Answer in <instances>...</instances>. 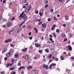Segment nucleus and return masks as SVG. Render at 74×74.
<instances>
[{
  "instance_id": "obj_1",
  "label": "nucleus",
  "mask_w": 74,
  "mask_h": 74,
  "mask_svg": "<svg viewBox=\"0 0 74 74\" xmlns=\"http://www.w3.org/2000/svg\"><path fill=\"white\" fill-rule=\"evenodd\" d=\"M25 12L24 11L22 12L21 13V14L20 15V16H19V19H23V20H25L23 22V23H24V22H25L26 21V19L27 18V16H26V14H25Z\"/></svg>"
},
{
  "instance_id": "obj_2",
  "label": "nucleus",
  "mask_w": 74,
  "mask_h": 74,
  "mask_svg": "<svg viewBox=\"0 0 74 74\" xmlns=\"http://www.w3.org/2000/svg\"><path fill=\"white\" fill-rule=\"evenodd\" d=\"M30 8H31V6L30 5H28L27 6L25 9V12H28V11H29L30 10Z\"/></svg>"
},
{
  "instance_id": "obj_3",
  "label": "nucleus",
  "mask_w": 74,
  "mask_h": 74,
  "mask_svg": "<svg viewBox=\"0 0 74 74\" xmlns=\"http://www.w3.org/2000/svg\"><path fill=\"white\" fill-rule=\"evenodd\" d=\"M12 26V22H9L7 24V26L8 27H11Z\"/></svg>"
},
{
  "instance_id": "obj_4",
  "label": "nucleus",
  "mask_w": 74,
  "mask_h": 74,
  "mask_svg": "<svg viewBox=\"0 0 74 74\" xmlns=\"http://www.w3.org/2000/svg\"><path fill=\"white\" fill-rule=\"evenodd\" d=\"M11 54L10 52H9L6 54V55L7 57H10L11 56Z\"/></svg>"
},
{
  "instance_id": "obj_5",
  "label": "nucleus",
  "mask_w": 74,
  "mask_h": 74,
  "mask_svg": "<svg viewBox=\"0 0 74 74\" xmlns=\"http://www.w3.org/2000/svg\"><path fill=\"white\" fill-rule=\"evenodd\" d=\"M43 67L46 68V69L48 70V68H49V66H48L45 64L44 65Z\"/></svg>"
},
{
  "instance_id": "obj_6",
  "label": "nucleus",
  "mask_w": 74,
  "mask_h": 74,
  "mask_svg": "<svg viewBox=\"0 0 74 74\" xmlns=\"http://www.w3.org/2000/svg\"><path fill=\"white\" fill-rule=\"evenodd\" d=\"M11 66H12V64H8L6 65V67H11Z\"/></svg>"
},
{
  "instance_id": "obj_7",
  "label": "nucleus",
  "mask_w": 74,
  "mask_h": 74,
  "mask_svg": "<svg viewBox=\"0 0 74 74\" xmlns=\"http://www.w3.org/2000/svg\"><path fill=\"white\" fill-rule=\"evenodd\" d=\"M42 25L43 26V27H44L45 29L46 27H47V24L46 23H44L42 24Z\"/></svg>"
},
{
  "instance_id": "obj_8",
  "label": "nucleus",
  "mask_w": 74,
  "mask_h": 74,
  "mask_svg": "<svg viewBox=\"0 0 74 74\" xmlns=\"http://www.w3.org/2000/svg\"><path fill=\"white\" fill-rule=\"evenodd\" d=\"M68 50H69V51H72V47H71V46H70V45H69L68 46Z\"/></svg>"
},
{
  "instance_id": "obj_9",
  "label": "nucleus",
  "mask_w": 74,
  "mask_h": 74,
  "mask_svg": "<svg viewBox=\"0 0 74 74\" xmlns=\"http://www.w3.org/2000/svg\"><path fill=\"white\" fill-rule=\"evenodd\" d=\"M22 30V28H20L18 29L17 31V33H20V32Z\"/></svg>"
},
{
  "instance_id": "obj_10",
  "label": "nucleus",
  "mask_w": 74,
  "mask_h": 74,
  "mask_svg": "<svg viewBox=\"0 0 74 74\" xmlns=\"http://www.w3.org/2000/svg\"><path fill=\"white\" fill-rule=\"evenodd\" d=\"M34 29L36 33H38V30H37V29L36 27H34Z\"/></svg>"
},
{
  "instance_id": "obj_11",
  "label": "nucleus",
  "mask_w": 74,
  "mask_h": 74,
  "mask_svg": "<svg viewBox=\"0 0 74 74\" xmlns=\"http://www.w3.org/2000/svg\"><path fill=\"white\" fill-rule=\"evenodd\" d=\"M14 31V29H12L11 30L9 31L8 32L9 34H11V32H13Z\"/></svg>"
},
{
  "instance_id": "obj_12",
  "label": "nucleus",
  "mask_w": 74,
  "mask_h": 74,
  "mask_svg": "<svg viewBox=\"0 0 74 74\" xmlns=\"http://www.w3.org/2000/svg\"><path fill=\"white\" fill-rule=\"evenodd\" d=\"M35 46L36 47H41V45H38L37 43H35Z\"/></svg>"
},
{
  "instance_id": "obj_13",
  "label": "nucleus",
  "mask_w": 74,
  "mask_h": 74,
  "mask_svg": "<svg viewBox=\"0 0 74 74\" xmlns=\"http://www.w3.org/2000/svg\"><path fill=\"white\" fill-rule=\"evenodd\" d=\"M11 60L12 63L11 64H12V65H13V64L15 62V60L14 58H12L11 59Z\"/></svg>"
},
{
  "instance_id": "obj_14",
  "label": "nucleus",
  "mask_w": 74,
  "mask_h": 74,
  "mask_svg": "<svg viewBox=\"0 0 74 74\" xmlns=\"http://www.w3.org/2000/svg\"><path fill=\"white\" fill-rule=\"evenodd\" d=\"M45 51L46 53H48L49 52V50L47 49H45Z\"/></svg>"
},
{
  "instance_id": "obj_15",
  "label": "nucleus",
  "mask_w": 74,
  "mask_h": 74,
  "mask_svg": "<svg viewBox=\"0 0 74 74\" xmlns=\"http://www.w3.org/2000/svg\"><path fill=\"white\" fill-rule=\"evenodd\" d=\"M18 57V54H16L14 55V58H17Z\"/></svg>"
},
{
  "instance_id": "obj_16",
  "label": "nucleus",
  "mask_w": 74,
  "mask_h": 74,
  "mask_svg": "<svg viewBox=\"0 0 74 74\" xmlns=\"http://www.w3.org/2000/svg\"><path fill=\"white\" fill-rule=\"evenodd\" d=\"M51 65L52 66H55L56 65V64L55 63H53L51 64Z\"/></svg>"
},
{
  "instance_id": "obj_17",
  "label": "nucleus",
  "mask_w": 74,
  "mask_h": 74,
  "mask_svg": "<svg viewBox=\"0 0 74 74\" xmlns=\"http://www.w3.org/2000/svg\"><path fill=\"white\" fill-rule=\"evenodd\" d=\"M32 68H33V67L32 66H28L27 67V69L28 70H29V69H32Z\"/></svg>"
},
{
  "instance_id": "obj_18",
  "label": "nucleus",
  "mask_w": 74,
  "mask_h": 74,
  "mask_svg": "<svg viewBox=\"0 0 74 74\" xmlns=\"http://www.w3.org/2000/svg\"><path fill=\"white\" fill-rule=\"evenodd\" d=\"M33 21L34 22H36L38 21V19L37 18L36 19L33 20Z\"/></svg>"
},
{
  "instance_id": "obj_19",
  "label": "nucleus",
  "mask_w": 74,
  "mask_h": 74,
  "mask_svg": "<svg viewBox=\"0 0 74 74\" xmlns=\"http://www.w3.org/2000/svg\"><path fill=\"white\" fill-rule=\"evenodd\" d=\"M27 48H26L24 49H23L22 50L23 51H27Z\"/></svg>"
},
{
  "instance_id": "obj_20",
  "label": "nucleus",
  "mask_w": 74,
  "mask_h": 74,
  "mask_svg": "<svg viewBox=\"0 0 74 74\" xmlns=\"http://www.w3.org/2000/svg\"><path fill=\"white\" fill-rule=\"evenodd\" d=\"M59 1L61 3H63L64 2V0H59Z\"/></svg>"
},
{
  "instance_id": "obj_21",
  "label": "nucleus",
  "mask_w": 74,
  "mask_h": 74,
  "mask_svg": "<svg viewBox=\"0 0 74 74\" xmlns=\"http://www.w3.org/2000/svg\"><path fill=\"white\" fill-rule=\"evenodd\" d=\"M53 35L54 37H56V34H55V33H53L52 34Z\"/></svg>"
},
{
  "instance_id": "obj_22",
  "label": "nucleus",
  "mask_w": 74,
  "mask_h": 74,
  "mask_svg": "<svg viewBox=\"0 0 74 74\" xmlns=\"http://www.w3.org/2000/svg\"><path fill=\"white\" fill-rule=\"evenodd\" d=\"M45 4H47L48 3V1L46 0L45 1Z\"/></svg>"
},
{
  "instance_id": "obj_23",
  "label": "nucleus",
  "mask_w": 74,
  "mask_h": 74,
  "mask_svg": "<svg viewBox=\"0 0 74 74\" xmlns=\"http://www.w3.org/2000/svg\"><path fill=\"white\" fill-rule=\"evenodd\" d=\"M60 58L62 60H64V58H63V57L62 56H61Z\"/></svg>"
},
{
  "instance_id": "obj_24",
  "label": "nucleus",
  "mask_w": 74,
  "mask_h": 74,
  "mask_svg": "<svg viewBox=\"0 0 74 74\" xmlns=\"http://www.w3.org/2000/svg\"><path fill=\"white\" fill-rule=\"evenodd\" d=\"M8 42H11L12 41V39H8Z\"/></svg>"
},
{
  "instance_id": "obj_25",
  "label": "nucleus",
  "mask_w": 74,
  "mask_h": 74,
  "mask_svg": "<svg viewBox=\"0 0 74 74\" xmlns=\"http://www.w3.org/2000/svg\"><path fill=\"white\" fill-rule=\"evenodd\" d=\"M62 36L63 37H66V35L64 34H62Z\"/></svg>"
},
{
  "instance_id": "obj_26",
  "label": "nucleus",
  "mask_w": 74,
  "mask_h": 74,
  "mask_svg": "<svg viewBox=\"0 0 74 74\" xmlns=\"http://www.w3.org/2000/svg\"><path fill=\"white\" fill-rule=\"evenodd\" d=\"M54 60L56 61H58V60H59V59H58V58H56Z\"/></svg>"
},
{
  "instance_id": "obj_27",
  "label": "nucleus",
  "mask_w": 74,
  "mask_h": 74,
  "mask_svg": "<svg viewBox=\"0 0 74 74\" xmlns=\"http://www.w3.org/2000/svg\"><path fill=\"white\" fill-rule=\"evenodd\" d=\"M1 74H5V72L4 71H2L1 72Z\"/></svg>"
},
{
  "instance_id": "obj_28",
  "label": "nucleus",
  "mask_w": 74,
  "mask_h": 74,
  "mask_svg": "<svg viewBox=\"0 0 74 74\" xmlns=\"http://www.w3.org/2000/svg\"><path fill=\"white\" fill-rule=\"evenodd\" d=\"M54 29H55V28L53 27L51 28V30H52V31H53V30H54Z\"/></svg>"
},
{
  "instance_id": "obj_29",
  "label": "nucleus",
  "mask_w": 74,
  "mask_h": 74,
  "mask_svg": "<svg viewBox=\"0 0 74 74\" xmlns=\"http://www.w3.org/2000/svg\"><path fill=\"white\" fill-rule=\"evenodd\" d=\"M28 59V56H26L25 57V59Z\"/></svg>"
},
{
  "instance_id": "obj_30",
  "label": "nucleus",
  "mask_w": 74,
  "mask_h": 74,
  "mask_svg": "<svg viewBox=\"0 0 74 74\" xmlns=\"http://www.w3.org/2000/svg\"><path fill=\"white\" fill-rule=\"evenodd\" d=\"M48 7V5H45V8H47Z\"/></svg>"
},
{
  "instance_id": "obj_31",
  "label": "nucleus",
  "mask_w": 74,
  "mask_h": 74,
  "mask_svg": "<svg viewBox=\"0 0 74 74\" xmlns=\"http://www.w3.org/2000/svg\"><path fill=\"white\" fill-rule=\"evenodd\" d=\"M8 40H6L5 41V43H8Z\"/></svg>"
},
{
  "instance_id": "obj_32",
  "label": "nucleus",
  "mask_w": 74,
  "mask_h": 74,
  "mask_svg": "<svg viewBox=\"0 0 74 74\" xmlns=\"http://www.w3.org/2000/svg\"><path fill=\"white\" fill-rule=\"evenodd\" d=\"M3 22H6V21H7V19L5 18H3Z\"/></svg>"
},
{
  "instance_id": "obj_33",
  "label": "nucleus",
  "mask_w": 74,
  "mask_h": 74,
  "mask_svg": "<svg viewBox=\"0 0 74 74\" xmlns=\"http://www.w3.org/2000/svg\"><path fill=\"white\" fill-rule=\"evenodd\" d=\"M3 50L5 51L6 52L7 51V48H5Z\"/></svg>"
},
{
  "instance_id": "obj_34",
  "label": "nucleus",
  "mask_w": 74,
  "mask_h": 74,
  "mask_svg": "<svg viewBox=\"0 0 74 74\" xmlns=\"http://www.w3.org/2000/svg\"><path fill=\"white\" fill-rule=\"evenodd\" d=\"M71 59H72V60H73V59H74V56H73L71 57Z\"/></svg>"
},
{
  "instance_id": "obj_35",
  "label": "nucleus",
  "mask_w": 74,
  "mask_h": 74,
  "mask_svg": "<svg viewBox=\"0 0 74 74\" xmlns=\"http://www.w3.org/2000/svg\"><path fill=\"white\" fill-rule=\"evenodd\" d=\"M14 19H15V17H13L11 18V21H13L14 20Z\"/></svg>"
},
{
  "instance_id": "obj_36",
  "label": "nucleus",
  "mask_w": 74,
  "mask_h": 74,
  "mask_svg": "<svg viewBox=\"0 0 74 74\" xmlns=\"http://www.w3.org/2000/svg\"><path fill=\"white\" fill-rule=\"evenodd\" d=\"M56 32L57 33H59V30L58 29H56Z\"/></svg>"
},
{
  "instance_id": "obj_37",
  "label": "nucleus",
  "mask_w": 74,
  "mask_h": 74,
  "mask_svg": "<svg viewBox=\"0 0 74 74\" xmlns=\"http://www.w3.org/2000/svg\"><path fill=\"white\" fill-rule=\"evenodd\" d=\"M67 41V38H65L64 39V41Z\"/></svg>"
},
{
  "instance_id": "obj_38",
  "label": "nucleus",
  "mask_w": 74,
  "mask_h": 74,
  "mask_svg": "<svg viewBox=\"0 0 74 74\" xmlns=\"http://www.w3.org/2000/svg\"><path fill=\"white\" fill-rule=\"evenodd\" d=\"M63 27H66V24H64L63 25Z\"/></svg>"
},
{
  "instance_id": "obj_39",
  "label": "nucleus",
  "mask_w": 74,
  "mask_h": 74,
  "mask_svg": "<svg viewBox=\"0 0 74 74\" xmlns=\"http://www.w3.org/2000/svg\"><path fill=\"white\" fill-rule=\"evenodd\" d=\"M42 24V21H40L38 23V25H41Z\"/></svg>"
},
{
  "instance_id": "obj_40",
  "label": "nucleus",
  "mask_w": 74,
  "mask_h": 74,
  "mask_svg": "<svg viewBox=\"0 0 74 74\" xmlns=\"http://www.w3.org/2000/svg\"><path fill=\"white\" fill-rule=\"evenodd\" d=\"M42 51V50H39V53H41Z\"/></svg>"
},
{
  "instance_id": "obj_41",
  "label": "nucleus",
  "mask_w": 74,
  "mask_h": 74,
  "mask_svg": "<svg viewBox=\"0 0 74 74\" xmlns=\"http://www.w3.org/2000/svg\"><path fill=\"white\" fill-rule=\"evenodd\" d=\"M52 66L51 65H50L49 66V69H52Z\"/></svg>"
},
{
  "instance_id": "obj_42",
  "label": "nucleus",
  "mask_w": 74,
  "mask_h": 74,
  "mask_svg": "<svg viewBox=\"0 0 74 74\" xmlns=\"http://www.w3.org/2000/svg\"><path fill=\"white\" fill-rule=\"evenodd\" d=\"M49 37H50V38H52L53 37L52 36V35H49Z\"/></svg>"
},
{
  "instance_id": "obj_43",
  "label": "nucleus",
  "mask_w": 74,
  "mask_h": 74,
  "mask_svg": "<svg viewBox=\"0 0 74 74\" xmlns=\"http://www.w3.org/2000/svg\"><path fill=\"white\" fill-rule=\"evenodd\" d=\"M69 17H68L67 18H65V20H66V21H67L69 20Z\"/></svg>"
},
{
  "instance_id": "obj_44",
  "label": "nucleus",
  "mask_w": 74,
  "mask_h": 74,
  "mask_svg": "<svg viewBox=\"0 0 74 74\" xmlns=\"http://www.w3.org/2000/svg\"><path fill=\"white\" fill-rule=\"evenodd\" d=\"M40 39L41 40H44V38H43V37H42L40 38Z\"/></svg>"
},
{
  "instance_id": "obj_45",
  "label": "nucleus",
  "mask_w": 74,
  "mask_h": 74,
  "mask_svg": "<svg viewBox=\"0 0 74 74\" xmlns=\"http://www.w3.org/2000/svg\"><path fill=\"white\" fill-rule=\"evenodd\" d=\"M54 19L55 21H57V18L55 17H54Z\"/></svg>"
},
{
  "instance_id": "obj_46",
  "label": "nucleus",
  "mask_w": 74,
  "mask_h": 74,
  "mask_svg": "<svg viewBox=\"0 0 74 74\" xmlns=\"http://www.w3.org/2000/svg\"><path fill=\"white\" fill-rule=\"evenodd\" d=\"M18 66H21V64L20 63H18Z\"/></svg>"
},
{
  "instance_id": "obj_47",
  "label": "nucleus",
  "mask_w": 74,
  "mask_h": 74,
  "mask_svg": "<svg viewBox=\"0 0 74 74\" xmlns=\"http://www.w3.org/2000/svg\"><path fill=\"white\" fill-rule=\"evenodd\" d=\"M23 8H26V7L25 5H24L23 6Z\"/></svg>"
},
{
  "instance_id": "obj_48",
  "label": "nucleus",
  "mask_w": 74,
  "mask_h": 74,
  "mask_svg": "<svg viewBox=\"0 0 74 74\" xmlns=\"http://www.w3.org/2000/svg\"><path fill=\"white\" fill-rule=\"evenodd\" d=\"M38 13V10L36 11L35 12V14H37Z\"/></svg>"
},
{
  "instance_id": "obj_49",
  "label": "nucleus",
  "mask_w": 74,
  "mask_h": 74,
  "mask_svg": "<svg viewBox=\"0 0 74 74\" xmlns=\"http://www.w3.org/2000/svg\"><path fill=\"white\" fill-rule=\"evenodd\" d=\"M5 52V51L4 50L2 51V52L3 53H4Z\"/></svg>"
},
{
  "instance_id": "obj_50",
  "label": "nucleus",
  "mask_w": 74,
  "mask_h": 74,
  "mask_svg": "<svg viewBox=\"0 0 74 74\" xmlns=\"http://www.w3.org/2000/svg\"><path fill=\"white\" fill-rule=\"evenodd\" d=\"M56 25H53V27H56Z\"/></svg>"
},
{
  "instance_id": "obj_51",
  "label": "nucleus",
  "mask_w": 74,
  "mask_h": 74,
  "mask_svg": "<svg viewBox=\"0 0 74 74\" xmlns=\"http://www.w3.org/2000/svg\"><path fill=\"white\" fill-rule=\"evenodd\" d=\"M10 46L11 47H14V45L12 44H11L10 45Z\"/></svg>"
},
{
  "instance_id": "obj_52",
  "label": "nucleus",
  "mask_w": 74,
  "mask_h": 74,
  "mask_svg": "<svg viewBox=\"0 0 74 74\" xmlns=\"http://www.w3.org/2000/svg\"><path fill=\"white\" fill-rule=\"evenodd\" d=\"M4 59L5 60H7V57H5L4 58Z\"/></svg>"
},
{
  "instance_id": "obj_53",
  "label": "nucleus",
  "mask_w": 74,
  "mask_h": 74,
  "mask_svg": "<svg viewBox=\"0 0 74 74\" xmlns=\"http://www.w3.org/2000/svg\"><path fill=\"white\" fill-rule=\"evenodd\" d=\"M50 11L51 12H53V10L52 9H51L50 10Z\"/></svg>"
},
{
  "instance_id": "obj_54",
  "label": "nucleus",
  "mask_w": 74,
  "mask_h": 74,
  "mask_svg": "<svg viewBox=\"0 0 74 74\" xmlns=\"http://www.w3.org/2000/svg\"><path fill=\"white\" fill-rule=\"evenodd\" d=\"M31 34H32V32H29L28 34L29 36H30Z\"/></svg>"
},
{
  "instance_id": "obj_55",
  "label": "nucleus",
  "mask_w": 74,
  "mask_h": 74,
  "mask_svg": "<svg viewBox=\"0 0 74 74\" xmlns=\"http://www.w3.org/2000/svg\"><path fill=\"white\" fill-rule=\"evenodd\" d=\"M47 20L49 22L51 21V19H50V18H48Z\"/></svg>"
},
{
  "instance_id": "obj_56",
  "label": "nucleus",
  "mask_w": 74,
  "mask_h": 74,
  "mask_svg": "<svg viewBox=\"0 0 74 74\" xmlns=\"http://www.w3.org/2000/svg\"><path fill=\"white\" fill-rule=\"evenodd\" d=\"M34 60H37V57H34Z\"/></svg>"
},
{
  "instance_id": "obj_57",
  "label": "nucleus",
  "mask_w": 74,
  "mask_h": 74,
  "mask_svg": "<svg viewBox=\"0 0 74 74\" xmlns=\"http://www.w3.org/2000/svg\"><path fill=\"white\" fill-rule=\"evenodd\" d=\"M10 52H13V51L12 50V49H11L10 51H9Z\"/></svg>"
},
{
  "instance_id": "obj_58",
  "label": "nucleus",
  "mask_w": 74,
  "mask_h": 74,
  "mask_svg": "<svg viewBox=\"0 0 74 74\" xmlns=\"http://www.w3.org/2000/svg\"><path fill=\"white\" fill-rule=\"evenodd\" d=\"M49 56H50V58H51V57H52V54H49Z\"/></svg>"
},
{
  "instance_id": "obj_59",
  "label": "nucleus",
  "mask_w": 74,
  "mask_h": 74,
  "mask_svg": "<svg viewBox=\"0 0 74 74\" xmlns=\"http://www.w3.org/2000/svg\"><path fill=\"white\" fill-rule=\"evenodd\" d=\"M33 71L34 73H36V72H37V71H36V70H34Z\"/></svg>"
},
{
  "instance_id": "obj_60",
  "label": "nucleus",
  "mask_w": 74,
  "mask_h": 74,
  "mask_svg": "<svg viewBox=\"0 0 74 74\" xmlns=\"http://www.w3.org/2000/svg\"><path fill=\"white\" fill-rule=\"evenodd\" d=\"M32 38H32V37H30L29 38V39L30 40H32Z\"/></svg>"
},
{
  "instance_id": "obj_61",
  "label": "nucleus",
  "mask_w": 74,
  "mask_h": 74,
  "mask_svg": "<svg viewBox=\"0 0 74 74\" xmlns=\"http://www.w3.org/2000/svg\"><path fill=\"white\" fill-rule=\"evenodd\" d=\"M5 2H6V1H5V0H3V3H5Z\"/></svg>"
},
{
  "instance_id": "obj_62",
  "label": "nucleus",
  "mask_w": 74,
  "mask_h": 74,
  "mask_svg": "<svg viewBox=\"0 0 74 74\" xmlns=\"http://www.w3.org/2000/svg\"><path fill=\"white\" fill-rule=\"evenodd\" d=\"M28 27L29 29H31L32 28V27L30 26H29Z\"/></svg>"
},
{
  "instance_id": "obj_63",
  "label": "nucleus",
  "mask_w": 74,
  "mask_h": 74,
  "mask_svg": "<svg viewBox=\"0 0 74 74\" xmlns=\"http://www.w3.org/2000/svg\"><path fill=\"white\" fill-rule=\"evenodd\" d=\"M25 25L23 26V28L25 29Z\"/></svg>"
},
{
  "instance_id": "obj_64",
  "label": "nucleus",
  "mask_w": 74,
  "mask_h": 74,
  "mask_svg": "<svg viewBox=\"0 0 74 74\" xmlns=\"http://www.w3.org/2000/svg\"><path fill=\"white\" fill-rule=\"evenodd\" d=\"M43 74H47V73L45 72L44 73H43Z\"/></svg>"
}]
</instances>
